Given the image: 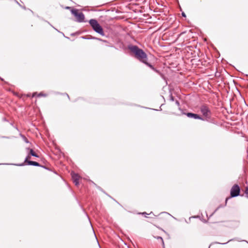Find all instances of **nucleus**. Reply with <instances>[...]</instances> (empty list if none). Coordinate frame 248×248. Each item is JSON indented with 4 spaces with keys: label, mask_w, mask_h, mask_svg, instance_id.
<instances>
[{
    "label": "nucleus",
    "mask_w": 248,
    "mask_h": 248,
    "mask_svg": "<svg viewBox=\"0 0 248 248\" xmlns=\"http://www.w3.org/2000/svg\"><path fill=\"white\" fill-rule=\"evenodd\" d=\"M247 152L248 153V148L247 149Z\"/></svg>",
    "instance_id": "23"
},
{
    "label": "nucleus",
    "mask_w": 248,
    "mask_h": 248,
    "mask_svg": "<svg viewBox=\"0 0 248 248\" xmlns=\"http://www.w3.org/2000/svg\"><path fill=\"white\" fill-rule=\"evenodd\" d=\"M143 63L146 64L147 66H148L149 67H150L151 69H153L154 67L152 64H151L150 63H149L148 62V60L145 61V62H144Z\"/></svg>",
    "instance_id": "10"
},
{
    "label": "nucleus",
    "mask_w": 248,
    "mask_h": 248,
    "mask_svg": "<svg viewBox=\"0 0 248 248\" xmlns=\"http://www.w3.org/2000/svg\"><path fill=\"white\" fill-rule=\"evenodd\" d=\"M89 23L94 31L102 36L105 35L102 27L96 19H90Z\"/></svg>",
    "instance_id": "3"
},
{
    "label": "nucleus",
    "mask_w": 248,
    "mask_h": 248,
    "mask_svg": "<svg viewBox=\"0 0 248 248\" xmlns=\"http://www.w3.org/2000/svg\"><path fill=\"white\" fill-rule=\"evenodd\" d=\"M38 96H44V95L42 93H40L38 94Z\"/></svg>",
    "instance_id": "17"
},
{
    "label": "nucleus",
    "mask_w": 248,
    "mask_h": 248,
    "mask_svg": "<svg viewBox=\"0 0 248 248\" xmlns=\"http://www.w3.org/2000/svg\"><path fill=\"white\" fill-rule=\"evenodd\" d=\"M96 39H97V40H101V39H99V38H96Z\"/></svg>",
    "instance_id": "20"
},
{
    "label": "nucleus",
    "mask_w": 248,
    "mask_h": 248,
    "mask_svg": "<svg viewBox=\"0 0 248 248\" xmlns=\"http://www.w3.org/2000/svg\"><path fill=\"white\" fill-rule=\"evenodd\" d=\"M143 214H147V213L146 212H144L142 213Z\"/></svg>",
    "instance_id": "19"
},
{
    "label": "nucleus",
    "mask_w": 248,
    "mask_h": 248,
    "mask_svg": "<svg viewBox=\"0 0 248 248\" xmlns=\"http://www.w3.org/2000/svg\"><path fill=\"white\" fill-rule=\"evenodd\" d=\"M200 109L204 120L209 121L211 119L212 113L208 105L205 104L202 105L200 107Z\"/></svg>",
    "instance_id": "2"
},
{
    "label": "nucleus",
    "mask_w": 248,
    "mask_h": 248,
    "mask_svg": "<svg viewBox=\"0 0 248 248\" xmlns=\"http://www.w3.org/2000/svg\"><path fill=\"white\" fill-rule=\"evenodd\" d=\"M71 13L77 18V21L78 22H84L85 16L82 12H79L78 10L73 9L71 11Z\"/></svg>",
    "instance_id": "5"
},
{
    "label": "nucleus",
    "mask_w": 248,
    "mask_h": 248,
    "mask_svg": "<svg viewBox=\"0 0 248 248\" xmlns=\"http://www.w3.org/2000/svg\"><path fill=\"white\" fill-rule=\"evenodd\" d=\"M240 187L238 185H234L231 189V197L227 198L226 199V203L227 201L231 198L238 196L240 193Z\"/></svg>",
    "instance_id": "4"
},
{
    "label": "nucleus",
    "mask_w": 248,
    "mask_h": 248,
    "mask_svg": "<svg viewBox=\"0 0 248 248\" xmlns=\"http://www.w3.org/2000/svg\"><path fill=\"white\" fill-rule=\"evenodd\" d=\"M130 51L135 54V58L140 62L144 63L148 60L146 53L137 46H130L128 47Z\"/></svg>",
    "instance_id": "1"
},
{
    "label": "nucleus",
    "mask_w": 248,
    "mask_h": 248,
    "mask_svg": "<svg viewBox=\"0 0 248 248\" xmlns=\"http://www.w3.org/2000/svg\"><path fill=\"white\" fill-rule=\"evenodd\" d=\"M186 116L189 117V118H194L195 119H199V120H204V119H203V118L199 115L198 114H195V113H191V112H188V113H187L186 114Z\"/></svg>",
    "instance_id": "6"
},
{
    "label": "nucleus",
    "mask_w": 248,
    "mask_h": 248,
    "mask_svg": "<svg viewBox=\"0 0 248 248\" xmlns=\"http://www.w3.org/2000/svg\"><path fill=\"white\" fill-rule=\"evenodd\" d=\"M28 165L37 167H42V166L39 163L33 161H28Z\"/></svg>",
    "instance_id": "9"
},
{
    "label": "nucleus",
    "mask_w": 248,
    "mask_h": 248,
    "mask_svg": "<svg viewBox=\"0 0 248 248\" xmlns=\"http://www.w3.org/2000/svg\"><path fill=\"white\" fill-rule=\"evenodd\" d=\"M175 103H176V104L177 106H178L180 105V103H179V101H178V100H176V101H175Z\"/></svg>",
    "instance_id": "15"
},
{
    "label": "nucleus",
    "mask_w": 248,
    "mask_h": 248,
    "mask_svg": "<svg viewBox=\"0 0 248 248\" xmlns=\"http://www.w3.org/2000/svg\"><path fill=\"white\" fill-rule=\"evenodd\" d=\"M155 238H156V239H159V240H160V241H161V242H162V243L163 245H164V241H163V238H162L161 237H160V236H157V237H156Z\"/></svg>",
    "instance_id": "12"
},
{
    "label": "nucleus",
    "mask_w": 248,
    "mask_h": 248,
    "mask_svg": "<svg viewBox=\"0 0 248 248\" xmlns=\"http://www.w3.org/2000/svg\"><path fill=\"white\" fill-rule=\"evenodd\" d=\"M72 178L73 181V182L75 184V185L78 186L79 184V179L80 176L78 174L74 172H72Z\"/></svg>",
    "instance_id": "7"
},
{
    "label": "nucleus",
    "mask_w": 248,
    "mask_h": 248,
    "mask_svg": "<svg viewBox=\"0 0 248 248\" xmlns=\"http://www.w3.org/2000/svg\"><path fill=\"white\" fill-rule=\"evenodd\" d=\"M170 99H171V101H173L174 100L173 97L172 96L170 97Z\"/></svg>",
    "instance_id": "18"
},
{
    "label": "nucleus",
    "mask_w": 248,
    "mask_h": 248,
    "mask_svg": "<svg viewBox=\"0 0 248 248\" xmlns=\"http://www.w3.org/2000/svg\"><path fill=\"white\" fill-rule=\"evenodd\" d=\"M245 193L246 195L248 194V186H247L245 187Z\"/></svg>",
    "instance_id": "14"
},
{
    "label": "nucleus",
    "mask_w": 248,
    "mask_h": 248,
    "mask_svg": "<svg viewBox=\"0 0 248 248\" xmlns=\"http://www.w3.org/2000/svg\"><path fill=\"white\" fill-rule=\"evenodd\" d=\"M3 120H4V121H6V119H5V118H4V119H3Z\"/></svg>",
    "instance_id": "22"
},
{
    "label": "nucleus",
    "mask_w": 248,
    "mask_h": 248,
    "mask_svg": "<svg viewBox=\"0 0 248 248\" xmlns=\"http://www.w3.org/2000/svg\"><path fill=\"white\" fill-rule=\"evenodd\" d=\"M182 16H184V17H186V15H185V14L184 13H182Z\"/></svg>",
    "instance_id": "16"
},
{
    "label": "nucleus",
    "mask_w": 248,
    "mask_h": 248,
    "mask_svg": "<svg viewBox=\"0 0 248 248\" xmlns=\"http://www.w3.org/2000/svg\"><path fill=\"white\" fill-rule=\"evenodd\" d=\"M67 9H70V8H70V7H67Z\"/></svg>",
    "instance_id": "21"
},
{
    "label": "nucleus",
    "mask_w": 248,
    "mask_h": 248,
    "mask_svg": "<svg viewBox=\"0 0 248 248\" xmlns=\"http://www.w3.org/2000/svg\"><path fill=\"white\" fill-rule=\"evenodd\" d=\"M152 70L153 71H154L155 72H156V73H157L158 74H160V71L158 70H157V69H156L154 67V68Z\"/></svg>",
    "instance_id": "13"
},
{
    "label": "nucleus",
    "mask_w": 248,
    "mask_h": 248,
    "mask_svg": "<svg viewBox=\"0 0 248 248\" xmlns=\"http://www.w3.org/2000/svg\"><path fill=\"white\" fill-rule=\"evenodd\" d=\"M34 96V93L33 94L32 96L33 97Z\"/></svg>",
    "instance_id": "24"
},
{
    "label": "nucleus",
    "mask_w": 248,
    "mask_h": 248,
    "mask_svg": "<svg viewBox=\"0 0 248 248\" xmlns=\"http://www.w3.org/2000/svg\"><path fill=\"white\" fill-rule=\"evenodd\" d=\"M29 154V155L26 156L24 162L28 164V161H29L30 160H28V159L31 158V156Z\"/></svg>",
    "instance_id": "11"
},
{
    "label": "nucleus",
    "mask_w": 248,
    "mask_h": 248,
    "mask_svg": "<svg viewBox=\"0 0 248 248\" xmlns=\"http://www.w3.org/2000/svg\"><path fill=\"white\" fill-rule=\"evenodd\" d=\"M26 150L29 151V154L33 156H35L36 157H39V156L36 154L33 149H30L29 148H27Z\"/></svg>",
    "instance_id": "8"
}]
</instances>
